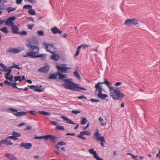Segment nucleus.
Returning <instances> with one entry per match:
<instances>
[{"label":"nucleus","instance_id":"nucleus-1","mask_svg":"<svg viewBox=\"0 0 160 160\" xmlns=\"http://www.w3.org/2000/svg\"><path fill=\"white\" fill-rule=\"evenodd\" d=\"M26 46L29 49L30 52H27L23 55V57H29L31 58H46V54H36V53L39 52V45L38 43V40L36 38L30 39L28 43L26 44Z\"/></svg>","mask_w":160,"mask_h":160},{"label":"nucleus","instance_id":"nucleus-2","mask_svg":"<svg viewBox=\"0 0 160 160\" xmlns=\"http://www.w3.org/2000/svg\"><path fill=\"white\" fill-rule=\"evenodd\" d=\"M63 81L65 82V83H63L62 86L66 89L80 92H81L79 89L83 90H87L86 88L80 87L79 84L73 82H72L73 81Z\"/></svg>","mask_w":160,"mask_h":160},{"label":"nucleus","instance_id":"nucleus-3","mask_svg":"<svg viewBox=\"0 0 160 160\" xmlns=\"http://www.w3.org/2000/svg\"><path fill=\"white\" fill-rule=\"evenodd\" d=\"M110 96L114 100L122 101L125 95L121 93L118 88H115L113 90V92H111Z\"/></svg>","mask_w":160,"mask_h":160},{"label":"nucleus","instance_id":"nucleus-4","mask_svg":"<svg viewBox=\"0 0 160 160\" xmlns=\"http://www.w3.org/2000/svg\"><path fill=\"white\" fill-rule=\"evenodd\" d=\"M100 83L98 82V83L96 84L95 85L96 90H98V96L101 99H104L108 97V96L107 94L102 93V88L100 86Z\"/></svg>","mask_w":160,"mask_h":160},{"label":"nucleus","instance_id":"nucleus-5","mask_svg":"<svg viewBox=\"0 0 160 160\" xmlns=\"http://www.w3.org/2000/svg\"><path fill=\"white\" fill-rule=\"evenodd\" d=\"M94 135L96 136L95 138V139L101 142V144L102 147H104V143H105V140L103 136H100L101 134L98 132V129H97L94 134Z\"/></svg>","mask_w":160,"mask_h":160},{"label":"nucleus","instance_id":"nucleus-6","mask_svg":"<svg viewBox=\"0 0 160 160\" xmlns=\"http://www.w3.org/2000/svg\"><path fill=\"white\" fill-rule=\"evenodd\" d=\"M138 24V20L135 19H127L124 23L125 25L128 26H132L133 25L135 26Z\"/></svg>","mask_w":160,"mask_h":160},{"label":"nucleus","instance_id":"nucleus-7","mask_svg":"<svg viewBox=\"0 0 160 160\" xmlns=\"http://www.w3.org/2000/svg\"><path fill=\"white\" fill-rule=\"evenodd\" d=\"M12 136L8 137L7 138V139L10 138L13 140H17L18 139L17 137L21 136V134L20 133L14 131H13L12 133Z\"/></svg>","mask_w":160,"mask_h":160},{"label":"nucleus","instance_id":"nucleus-8","mask_svg":"<svg viewBox=\"0 0 160 160\" xmlns=\"http://www.w3.org/2000/svg\"><path fill=\"white\" fill-rule=\"evenodd\" d=\"M89 152L91 154L93 155L94 157L97 160H103L102 158H100L97 154L96 151L94 150V149L92 148L88 150Z\"/></svg>","mask_w":160,"mask_h":160},{"label":"nucleus","instance_id":"nucleus-9","mask_svg":"<svg viewBox=\"0 0 160 160\" xmlns=\"http://www.w3.org/2000/svg\"><path fill=\"white\" fill-rule=\"evenodd\" d=\"M43 44L46 46V49L48 52H49L51 53H54L53 52L50 50L51 48H53L54 47L53 44V43L50 44L44 42L43 43Z\"/></svg>","mask_w":160,"mask_h":160},{"label":"nucleus","instance_id":"nucleus-10","mask_svg":"<svg viewBox=\"0 0 160 160\" xmlns=\"http://www.w3.org/2000/svg\"><path fill=\"white\" fill-rule=\"evenodd\" d=\"M58 76H59V78L61 80H72L71 79H67V75L62 74L59 71L57 72Z\"/></svg>","mask_w":160,"mask_h":160},{"label":"nucleus","instance_id":"nucleus-11","mask_svg":"<svg viewBox=\"0 0 160 160\" xmlns=\"http://www.w3.org/2000/svg\"><path fill=\"white\" fill-rule=\"evenodd\" d=\"M32 146V144L30 143H21L20 144V147L27 149H30Z\"/></svg>","mask_w":160,"mask_h":160},{"label":"nucleus","instance_id":"nucleus-12","mask_svg":"<svg viewBox=\"0 0 160 160\" xmlns=\"http://www.w3.org/2000/svg\"><path fill=\"white\" fill-rule=\"evenodd\" d=\"M56 67L58 71H60L62 72L65 73L67 72V70L69 69L68 68L64 66L57 65Z\"/></svg>","mask_w":160,"mask_h":160},{"label":"nucleus","instance_id":"nucleus-13","mask_svg":"<svg viewBox=\"0 0 160 160\" xmlns=\"http://www.w3.org/2000/svg\"><path fill=\"white\" fill-rule=\"evenodd\" d=\"M5 157L10 160H17V158L12 153H6L4 154Z\"/></svg>","mask_w":160,"mask_h":160},{"label":"nucleus","instance_id":"nucleus-14","mask_svg":"<svg viewBox=\"0 0 160 160\" xmlns=\"http://www.w3.org/2000/svg\"><path fill=\"white\" fill-rule=\"evenodd\" d=\"M49 69V66H45L40 68L38 69V71L40 72L46 73L48 72Z\"/></svg>","mask_w":160,"mask_h":160},{"label":"nucleus","instance_id":"nucleus-15","mask_svg":"<svg viewBox=\"0 0 160 160\" xmlns=\"http://www.w3.org/2000/svg\"><path fill=\"white\" fill-rule=\"evenodd\" d=\"M16 19L15 16L11 17L6 20L5 22V25L9 26V25L12 21H14Z\"/></svg>","mask_w":160,"mask_h":160},{"label":"nucleus","instance_id":"nucleus-16","mask_svg":"<svg viewBox=\"0 0 160 160\" xmlns=\"http://www.w3.org/2000/svg\"><path fill=\"white\" fill-rule=\"evenodd\" d=\"M51 31L53 33L55 34L58 33L59 34L61 35L62 32L60 31L56 27H55L53 28H52Z\"/></svg>","mask_w":160,"mask_h":160},{"label":"nucleus","instance_id":"nucleus-17","mask_svg":"<svg viewBox=\"0 0 160 160\" xmlns=\"http://www.w3.org/2000/svg\"><path fill=\"white\" fill-rule=\"evenodd\" d=\"M12 82H15L14 83H12V82H10L8 81H4V83L5 84H8L10 85H12V88H18V87H17V83L16 82L17 81H11Z\"/></svg>","mask_w":160,"mask_h":160},{"label":"nucleus","instance_id":"nucleus-18","mask_svg":"<svg viewBox=\"0 0 160 160\" xmlns=\"http://www.w3.org/2000/svg\"><path fill=\"white\" fill-rule=\"evenodd\" d=\"M27 112L25 111H22L20 112H17L16 113H13V114L17 117H19L22 116H25Z\"/></svg>","mask_w":160,"mask_h":160},{"label":"nucleus","instance_id":"nucleus-19","mask_svg":"<svg viewBox=\"0 0 160 160\" xmlns=\"http://www.w3.org/2000/svg\"><path fill=\"white\" fill-rule=\"evenodd\" d=\"M21 51V50L17 48H11L8 50V52L12 53H19Z\"/></svg>","mask_w":160,"mask_h":160},{"label":"nucleus","instance_id":"nucleus-20","mask_svg":"<svg viewBox=\"0 0 160 160\" xmlns=\"http://www.w3.org/2000/svg\"><path fill=\"white\" fill-rule=\"evenodd\" d=\"M61 118L68 123L75 124L76 123L73 122L71 120L69 119L68 117L64 116H62Z\"/></svg>","mask_w":160,"mask_h":160},{"label":"nucleus","instance_id":"nucleus-21","mask_svg":"<svg viewBox=\"0 0 160 160\" xmlns=\"http://www.w3.org/2000/svg\"><path fill=\"white\" fill-rule=\"evenodd\" d=\"M1 142L2 144H5L7 145H12L13 144L11 142L10 140H9L8 141L7 138L5 139L1 140Z\"/></svg>","mask_w":160,"mask_h":160},{"label":"nucleus","instance_id":"nucleus-22","mask_svg":"<svg viewBox=\"0 0 160 160\" xmlns=\"http://www.w3.org/2000/svg\"><path fill=\"white\" fill-rule=\"evenodd\" d=\"M58 139V137L50 134L49 139V140L51 141L53 143H55L56 142H57L56 140H57Z\"/></svg>","mask_w":160,"mask_h":160},{"label":"nucleus","instance_id":"nucleus-23","mask_svg":"<svg viewBox=\"0 0 160 160\" xmlns=\"http://www.w3.org/2000/svg\"><path fill=\"white\" fill-rule=\"evenodd\" d=\"M101 83L106 84L109 88L110 91L114 90L113 87L111 86V83L108 81H104V82H102Z\"/></svg>","mask_w":160,"mask_h":160},{"label":"nucleus","instance_id":"nucleus-24","mask_svg":"<svg viewBox=\"0 0 160 160\" xmlns=\"http://www.w3.org/2000/svg\"><path fill=\"white\" fill-rule=\"evenodd\" d=\"M12 33L13 34H18V32L19 28L16 26H14V27H12Z\"/></svg>","mask_w":160,"mask_h":160},{"label":"nucleus","instance_id":"nucleus-25","mask_svg":"<svg viewBox=\"0 0 160 160\" xmlns=\"http://www.w3.org/2000/svg\"><path fill=\"white\" fill-rule=\"evenodd\" d=\"M51 56V58L54 61H58L59 58V55L54 53Z\"/></svg>","mask_w":160,"mask_h":160},{"label":"nucleus","instance_id":"nucleus-26","mask_svg":"<svg viewBox=\"0 0 160 160\" xmlns=\"http://www.w3.org/2000/svg\"><path fill=\"white\" fill-rule=\"evenodd\" d=\"M58 76L57 72L55 73L50 74L48 78L49 79H56Z\"/></svg>","mask_w":160,"mask_h":160},{"label":"nucleus","instance_id":"nucleus-27","mask_svg":"<svg viewBox=\"0 0 160 160\" xmlns=\"http://www.w3.org/2000/svg\"><path fill=\"white\" fill-rule=\"evenodd\" d=\"M74 75L79 80L81 79V78L78 71L77 70H76L73 72Z\"/></svg>","mask_w":160,"mask_h":160},{"label":"nucleus","instance_id":"nucleus-28","mask_svg":"<svg viewBox=\"0 0 160 160\" xmlns=\"http://www.w3.org/2000/svg\"><path fill=\"white\" fill-rule=\"evenodd\" d=\"M12 68L11 67V66L10 67H9L8 68V69H7L5 71V72H7L5 74L7 75V76H8V75H10L11 72L12 71Z\"/></svg>","mask_w":160,"mask_h":160},{"label":"nucleus","instance_id":"nucleus-29","mask_svg":"<svg viewBox=\"0 0 160 160\" xmlns=\"http://www.w3.org/2000/svg\"><path fill=\"white\" fill-rule=\"evenodd\" d=\"M38 112L41 114L43 115L47 116H49L51 115L50 113L43 111H38Z\"/></svg>","mask_w":160,"mask_h":160},{"label":"nucleus","instance_id":"nucleus-30","mask_svg":"<svg viewBox=\"0 0 160 160\" xmlns=\"http://www.w3.org/2000/svg\"><path fill=\"white\" fill-rule=\"evenodd\" d=\"M80 134L82 135H89L90 134V131L88 130L82 131L80 132Z\"/></svg>","mask_w":160,"mask_h":160},{"label":"nucleus","instance_id":"nucleus-31","mask_svg":"<svg viewBox=\"0 0 160 160\" xmlns=\"http://www.w3.org/2000/svg\"><path fill=\"white\" fill-rule=\"evenodd\" d=\"M45 90V88H36L34 89V91L37 92H43Z\"/></svg>","mask_w":160,"mask_h":160},{"label":"nucleus","instance_id":"nucleus-32","mask_svg":"<svg viewBox=\"0 0 160 160\" xmlns=\"http://www.w3.org/2000/svg\"><path fill=\"white\" fill-rule=\"evenodd\" d=\"M16 8V7L12 8L11 7H9L7 8V10L8 13H10L11 11L15 10Z\"/></svg>","mask_w":160,"mask_h":160},{"label":"nucleus","instance_id":"nucleus-33","mask_svg":"<svg viewBox=\"0 0 160 160\" xmlns=\"http://www.w3.org/2000/svg\"><path fill=\"white\" fill-rule=\"evenodd\" d=\"M99 121L102 126H105L106 125V122H103L104 120L101 117L99 118Z\"/></svg>","mask_w":160,"mask_h":160},{"label":"nucleus","instance_id":"nucleus-34","mask_svg":"<svg viewBox=\"0 0 160 160\" xmlns=\"http://www.w3.org/2000/svg\"><path fill=\"white\" fill-rule=\"evenodd\" d=\"M0 31L6 33L9 32V31L8 30V28L5 27H4L3 28H0Z\"/></svg>","mask_w":160,"mask_h":160},{"label":"nucleus","instance_id":"nucleus-35","mask_svg":"<svg viewBox=\"0 0 160 160\" xmlns=\"http://www.w3.org/2000/svg\"><path fill=\"white\" fill-rule=\"evenodd\" d=\"M28 12L32 15H34L35 14V10L32 8L28 10Z\"/></svg>","mask_w":160,"mask_h":160},{"label":"nucleus","instance_id":"nucleus-36","mask_svg":"<svg viewBox=\"0 0 160 160\" xmlns=\"http://www.w3.org/2000/svg\"><path fill=\"white\" fill-rule=\"evenodd\" d=\"M87 121L86 118L83 117L82 119L81 124L82 125H85L87 123Z\"/></svg>","mask_w":160,"mask_h":160},{"label":"nucleus","instance_id":"nucleus-37","mask_svg":"<svg viewBox=\"0 0 160 160\" xmlns=\"http://www.w3.org/2000/svg\"><path fill=\"white\" fill-rule=\"evenodd\" d=\"M56 129L60 130H63L65 128L63 126H60L59 125L57 126L56 127Z\"/></svg>","mask_w":160,"mask_h":160},{"label":"nucleus","instance_id":"nucleus-38","mask_svg":"<svg viewBox=\"0 0 160 160\" xmlns=\"http://www.w3.org/2000/svg\"><path fill=\"white\" fill-rule=\"evenodd\" d=\"M18 66V65H17L14 63H13L12 65L11 66V67H12V68H15L20 70L21 69V68L19 67Z\"/></svg>","mask_w":160,"mask_h":160},{"label":"nucleus","instance_id":"nucleus-39","mask_svg":"<svg viewBox=\"0 0 160 160\" xmlns=\"http://www.w3.org/2000/svg\"><path fill=\"white\" fill-rule=\"evenodd\" d=\"M32 8V6L30 4L25 5L23 7V9H31Z\"/></svg>","mask_w":160,"mask_h":160},{"label":"nucleus","instance_id":"nucleus-40","mask_svg":"<svg viewBox=\"0 0 160 160\" xmlns=\"http://www.w3.org/2000/svg\"><path fill=\"white\" fill-rule=\"evenodd\" d=\"M1 67L2 68L3 70L4 71V72H5V71L7 70V67L2 63H1L0 64Z\"/></svg>","mask_w":160,"mask_h":160},{"label":"nucleus","instance_id":"nucleus-41","mask_svg":"<svg viewBox=\"0 0 160 160\" xmlns=\"http://www.w3.org/2000/svg\"><path fill=\"white\" fill-rule=\"evenodd\" d=\"M10 75H8V76H7V75L5 74V78L7 80H12L13 79V77L12 75H11L10 77H9Z\"/></svg>","mask_w":160,"mask_h":160},{"label":"nucleus","instance_id":"nucleus-42","mask_svg":"<svg viewBox=\"0 0 160 160\" xmlns=\"http://www.w3.org/2000/svg\"><path fill=\"white\" fill-rule=\"evenodd\" d=\"M37 33L39 36H43L44 35V32L43 31H38L37 32Z\"/></svg>","mask_w":160,"mask_h":160},{"label":"nucleus","instance_id":"nucleus-43","mask_svg":"<svg viewBox=\"0 0 160 160\" xmlns=\"http://www.w3.org/2000/svg\"><path fill=\"white\" fill-rule=\"evenodd\" d=\"M21 35H27V32L26 31H23L22 32H19L18 33Z\"/></svg>","mask_w":160,"mask_h":160},{"label":"nucleus","instance_id":"nucleus-44","mask_svg":"<svg viewBox=\"0 0 160 160\" xmlns=\"http://www.w3.org/2000/svg\"><path fill=\"white\" fill-rule=\"evenodd\" d=\"M50 134H48L45 135H42L43 139L44 140H47L49 139Z\"/></svg>","mask_w":160,"mask_h":160},{"label":"nucleus","instance_id":"nucleus-45","mask_svg":"<svg viewBox=\"0 0 160 160\" xmlns=\"http://www.w3.org/2000/svg\"><path fill=\"white\" fill-rule=\"evenodd\" d=\"M4 4H2L0 5V10H4L5 9V7L4 5ZM2 12V11H0V14H1Z\"/></svg>","mask_w":160,"mask_h":160},{"label":"nucleus","instance_id":"nucleus-46","mask_svg":"<svg viewBox=\"0 0 160 160\" xmlns=\"http://www.w3.org/2000/svg\"><path fill=\"white\" fill-rule=\"evenodd\" d=\"M71 112L73 113L77 114L78 113H80V111L77 110H72L71 111Z\"/></svg>","mask_w":160,"mask_h":160},{"label":"nucleus","instance_id":"nucleus-47","mask_svg":"<svg viewBox=\"0 0 160 160\" xmlns=\"http://www.w3.org/2000/svg\"><path fill=\"white\" fill-rule=\"evenodd\" d=\"M89 100L92 102H98L100 101V100L98 99H94L93 98H91Z\"/></svg>","mask_w":160,"mask_h":160},{"label":"nucleus","instance_id":"nucleus-48","mask_svg":"<svg viewBox=\"0 0 160 160\" xmlns=\"http://www.w3.org/2000/svg\"><path fill=\"white\" fill-rule=\"evenodd\" d=\"M14 78V80H22L21 77L19 76H15Z\"/></svg>","mask_w":160,"mask_h":160},{"label":"nucleus","instance_id":"nucleus-49","mask_svg":"<svg viewBox=\"0 0 160 160\" xmlns=\"http://www.w3.org/2000/svg\"><path fill=\"white\" fill-rule=\"evenodd\" d=\"M28 87L29 88L31 89H34L38 87V86H36L34 85H29Z\"/></svg>","mask_w":160,"mask_h":160},{"label":"nucleus","instance_id":"nucleus-50","mask_svg":"<svg viewBox=\"0 0 160 160\" xmlns=\"http://www.w3.org/2000/svg\"><path fill=\"white\" fill-rule=\"evenodd\" d=\"M66 144V143L63 141H62L58 143V145H59V146L64 145H65Z\"/></svg>","mask_w":160,"mask_h":160},{"label":"nucleus","instance_id":"nucleus-51","mask_svg":"<svg viewBox=\"0 0 160 160\" xmlns=\"http://www.w3.org/2000/svg\"><path fill=\"white\" fill-rule=\"evenodd\" d=\"M78 99H86L87 97L84 96L82 95L77 97Z\"/></svg>","mask_w":160,"mask_h":160},{"label":"nucleus","instance_id":"nucleus-52","mask_svg":"<svg viewBox=\"0 0 160 160\" xmlns=\"http://www.w3.org/2000/svg\"><path fill=\"white\" fill-rule=\"evenodd\" d=\"M25 2H29L31 3H36V1L35 0H24Z\"/></svg>","mask_w":160,"mask_h":160},{"label":"nucleus","instance_id":"nucleus-53","mask_svg":"<svg viewBox=\"0 0 160 160\" xmlns=\"http://www.w3.org/2000/svg\"><path fill=\"white\" fill-rule=\"evenodd\" d=\"M9 110L12 112H17L18 111V109L15 108H9Z\"/></svg>","mask_w":160,"mask_h":160},{"label":"nucleus","instance_id":"nucleus-54","mask_svg":"<svg viewBox=\"0 0 160 160\" xmlns=\"http://www.w3.org/2000/svg\"><path fill=\"white\" fill-rule=\"evenodd\" d=\"M28 112L34 115H35L37 114V113L35 112V111H29Z\"/></svg>","mask_w":160,"mask_h":160},{"label":"nucleus","instance_id":"nucleus-55","mask_svg":"<svg viewBox=\"0 0 160 160\" xmlns=\"http://www.w3.org/2000/svg\"><path fill=\"white\" fill-rule=\"evenodd\" d=\"M83 135H81V134H79L78 136V137L84 140H86V138H85L82 136Z\"/></svg>","mask_w":160,"mask_h":160},{"label":"nucleus","instance_id":"nucleus-56","mask_svg":"<svg viewBox=\"0 0 160 160\" xmlns=\"http://www.w3.org/2000/svg\"><path fill=\"white\" fill-rule=\"evenodd\" d=\"M132 158L135 160H139V159H137V157L138 156H134V155L132 154Z\"/></svg>","mask_w":160,"mask_h":160},{"label":"nucleus","instance_id":"nucleus-57","mask_svg":"<svg viewBox=\"0 0 160 160\" xmlns=\"http://www.w3.org/2000/svg\"><path fill=\"white\" fill-rule=\"evenodd\" d=\"M32 127L30 126H27L26 128L24 129V130H29L31 129Z\"/></svg>","mask_w":160,"mask_h":160},{"label":"nucleus","instance_id":"nucleus-58","mask_svg":"<svg viewBox=\"0 0 160 160\" xmlns=\"http://www.w3.org/2000/svg\"><path fill=\"white\" fill-rule=\"evenodd\" d=\"M22 1L23 0H16V3L18 5L20 4Z\"/></svg>","mask_w":160,"mask_h":160},{"label":"nucleus","instance_id":"nucleus-59","mask_svg":"<svg viewBox=\"0 0 160 160\" xmlns=\"http://www.w3.org/2000/svg\"><path fill=\"white\" fill-rule=\"evenodd\" d=\"M42 136H35L34 138L36 139H42Z\"/></svg>","mask_w":160,"mask_h":160},{"label":"nucleus","instance_id":"nucleus-60","mask_svg":"<svg viewBox=\"0 0 160 160\" xmlns=\"http://www.w3.org/2000/svg\"><path fill=\"white\" fill-rule=\"evenodd\" d=\"M76 135L75 133H71L68 132L66 134V135H71L72 136H75Z\"/></svg>","mask_w":160,"mask_h":160},{"label":"nucleus","instance_id":"nucleus-61","mask_svg":"<svg viewBox=\"0 0 160 160\" xmlns=\"http://www.w3.org/2000/svg\"><path fill=\"white\" fill-rule=\"evenodd\" d=\"M34 25V24L32 25H28V27L29 29H32Z\"/></svg>","mask_w":160,"mask_h":160},{"label":"nucleus","instance_id":"nucleus-62","mask_svg":"<svg viewBox=\"0 0 160 160\" xmlns=\"http://www.w3.org/2000/svg\"><path fill=\"white\" fill-rule=\"evenodd\" d=\"M82 45V49H85L86 48H88V45H87L86 44L83 45Z\"/></svg>","mask_w":160,"mask_h":160},{"label":"nucleus","instance_id":"nucleus-63","mask_svg":"<svg viewBox=\"0 0 160 160\" xmlns=\"http://www.w3.org/2000/svg\"><path fill=\"white\" fill-rule=\"evenodd\" d=\"M6 2V0H0V4H4Z\"/></svg>","mask_w":160,"mask_h":160},{"label":"nucleus","instance_id":"nucleus-64","mask_svg":"<svg viewBox=\"0 0 160 160\" xmlns=\"http://www.w3.org/2000/svg\"><path fill=\"white\" fill-rule=\"evenodd\" d=\"M26 18L27 20H29L30 21H32L33 22L34 21L33 18H32V17H28L27 18Z\"/></svg>","mask_w":160,"mask_h":160}]
</instances>
